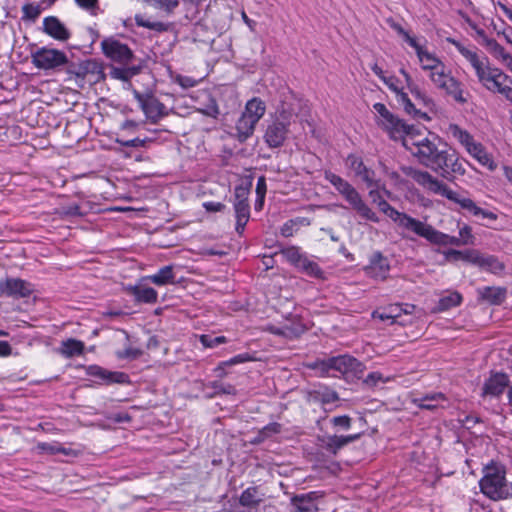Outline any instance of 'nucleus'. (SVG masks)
I'll return each mask as SVG.
<instances>
[{"label": "nucleus", "instance_id": "1", "mask_svg": "<svg viewBox=\"0 0 512 512\" xmlns=\"http://www.w3.org/2000/svg\"><path fill=\"white\" fill-rule=\"evenodd\" d=\"M404 146L419 163L449 179L454 174L464 175L466 170L457 152L435 134L404 139Z\"/></svg>", "mask_w": 512, "mask_h": 512}, {"label": "nucleus", "instance_id": "2", "mask_svg": "<svg viewBox=\"0 0 512 512\" xmlns=\"http://www.w3.org/2000/svg\"><path fill=\"white\" fill-rule=\"evenodd\" d=\"M451 43L471 64L479 82L487 90L503 95L512 103V88L508 85V83H512V81L507 74L497 67H492L489 59L485 55L480 56L476 50L469 49L455 40H452Z\"/></svg>", "mask_w": 512, "mask_h": 512}, {"label": "nucleus", "instance_id": "3", "mask_svg": "<svg viewBox=\"0 0 512 512\" xmlns=\"http://www.w3.org/2000/svg\"><path fill=\"white\" fill-rule=\"evenodd\" d=\"M405 175L412 178L415 182L421 185L426 190L441 195L448 200L456 203L459 207L473 216H481L492 221L497 219L494 212L484 210L476 205V203L464 193H459L452 190L447 184L438 180L427 171H422L413 167H406L403 169Z\"/></svg>", "mask_w": 512, "mask_h": 512}, {"label": "nucleus", "instance_id": "4", "mask_svg": "<svg viewBox=\"0 0 512 512\" xmlns=\"http://www.w3.org/2000/svg\"><path fill=\"white\" fill-rule=\"evenodd\" d=\"M400 73L403 75L407 88L417 101V104L413 103L408 94L403 91V87L400 85V81L396 76H386L383 82L395 93L398 105L401 106L408 115L418 120H429L430 118L427 113L423 112L421 107H432L434 105L433 100L413 82L410 74L404 68L400 69Z\"/></svg>", "mask_w": 512, "mask_h": 512}, {"label": "nucleus", "instance_id": "5", "mask_svg": "<svg viewBox=\"0 0 512 512\" xmlns=\"http://www.w3.org/2000/svg\"><path fill=\"white\" fill-rule=\"evenodd\" d=\"M324 178L361 218L373 223L380 222L377 214L365 203L360 193L347 180L329 170L325 171Z\"/></svg>", "mask_w": 512, "mask_h": 512}, {"label": "nucleus", "instance_id": "6", "mask_svg": "<svg viewBox=\"0 0 512 512\" xmlns=\"http://www.w3.org/2000/svg\"><path fill=\"white\" fill-rule=\"evenodd\" d=\"M294 112L284 105L277 110V116L266 128L264 140L270 148L281 147L288 135Z\"/></svg>", "mask_w": 512, "mask_h": 512}, {"label": "nucleus", "instance_id": "7", "mask_svg": "<svg viewBox=\"0 0 512 512\" xmlns=\"http://www.w3.org/2000/svg\"><path fill=\"white\" fill-rule=\"evenodd\" d=\"M377 189L378 188H371L369 192L373 203H375L381 212L387 215L399 228L403 230V237L412 239V237L406 233L414 234L420 220L396 210L384 198H382Z\"/></svg>", "mask_w": 512, "mask_h": 512}, {"label": "nucleus", "instance_id": "8", "mask_svg": "<svg viewBox=\"0 0 512 512\" xmlns=\"http://www.w3.org/2000/svg\"><path fill=\"white\" fill-rule=\"evenodd\" d=\"M479 484L482 493L492 500L507 499L512 496V484L506 481L502 470L487 468Z\"/></svg>", "mask_w": 512, "mask_h": 512}, {"label": "nucleus", "instance_id": "9", "mask_svg": "<svg viewBox=\"0 0 512 512\" xmlns=\"http://www.w3.org/2000/svg\"><path fill=\"white\" fill-rule=\"evenodd\" d=\"M319 367L322 371L334 377H337L339 374L360 378L364 370L363 364L350 355L330 357L321 361Z\"/></svg>", "mask_w": 512, "mask_h": 512}, {"label": "nucleus", "instance_id": "10", "mask_svg": "<svg viewBox=\"0 0 512 512\" xmlns=\"http://www.w3.org/2000/svg\"><path fill=\"white\" fill-rule=\"evenodd\" d=\"M431 82L440 90H443L447 95L451 96L458 103H465L467 100L463 95L461 83L456 80L447 70L444 64L437 71L428 73Z\"/></svg>", "mask_w": 512, "mask_h": 512}, {"label": "nucleus", "instance_id": "11", "mask_svg": "<svg viewBox=\"0 0 512 512\" xmlns=\"http://www.w3.org/2000/svg\"><path fill=\"white\" fill-rule=\"evenodd\" d=\"M32 64L41 70H54L68 63L66 54L60 50L41 47L31 54Z\"/></svg>", "mask_w": 512, "mask_h": 512}, {"label": "nucleus", "instance_id": "12", "mask_svg": "<svg viewBox=\"0 0 512 512\" xmlns=\"http://www.w3.org/2000/svg\"><path fill=\"white\" fill-rule=\"evenodd\" d=\"M414 235L421 237L430 244L436 246H464L460 237L451 236L442 231H439L431 224L421 220L419 221Z\"/></svg>", "mask_w": 512, "mask_h": 512}, {"label": "nucleus", "instance_id": "13", "mask_svg": "<svg viewBox=\"0 0 512 512\" xmlns=\"http://www.w3.org/2000/svg\"><path fill=\"white\" fill-rule=\"evenodd\" d=\"M132 94L151 123L155 124L168 115L166 106L154 95L142 94L136 89H132Z\"/></svg>", "mask_w": 512, "mask_h": 512}, {"label": "nucleus", "instance_id": "14", "mask_svg": "<svg viewBox=\"0 0 512 512\" xmlns=\"http://www.w3.org/2000/svg\"><path fill=\"white\" fill-rule=\"evenodd\" d=\"M248 195L249 191L246 188L241 186L235 188L233 207L236 218L235 230L239 235L243 234L250 218Z\"/></svg>", "mask_w": 512, "mask_h": 512}, {"label": "nucleus", "instance_id": "15", "mask_svg": "<svg viewBox=\"0 0 512 512\" xmlns=\"http://www.w3.org/2000/svg\"><path fill=\"white\" fill-rule=\"evenodd\" d=\"M67 72L81 80L89 77V81L93 83L103 78L102 66L94 59H87L80 63H71L67 68Z\"/></svg>", "mask_w": 512, "mask_h": 512}, {"label": "nucleus", "instance_id": "16", "mask_svg": "<svg viewBox=\"0 0 512 512\" xmlns=\"http://www.w3.org/2000/svg\"><path fill=\"white\" fill-rule=\"evenodd\" d=\"M347 167L352 170L356 177H359L367 188H379L380 180L376 177L374 170L368 168L361 157L350 154L346 158Z\"/></svg>", "mask_w": 512, "mask_h": 512}, {"label": "nucleus", "instance_id": "17", "mask_svg": "<svg viewBox=\"0 0 512 512\" xmlns=\"http://www.w3.org/2000/svg\"><path fill=\"white\" fill-rule=\"evenodd\" d=\"M33 285L20 278L0 280V296L25 298L32 294Z\"/></svg>", "mask_w": 512, "mask_h": 512}, {"label": "nucleus", "instance_id": "18", "mask_svg": "<svg viewBox=\"0 0 512 512\" xmlns=\"http://www.w3.org/2000/svg\"><path fill=\"white\" fill-rule=\"evenodd\" d=\"M101 46L105 56L115 62L126 64L133 56L130 48L117 40L105 39Z\"/></svg>", "mask_w": 512, "mask_h": 512}, {"label": "nucleus", "instance_id": "19", "mask_svg": "<svg viewBox=\"0 0 512 512\" xmlns=\"http://www.w3.org/2000/svg\"><path fill=\"white\" fill-rule=\"evenodd\" d=\"M86 374L100 380V384L110 385L113 383H129V377L124 372L109 371L98 365H90L86 368Z\"/></svg>", "mask_w": 512, "mask_h": 512}, {"label": "nucleus", "instance_id": "20", "mask_svg": "<svg viewBox=\"0 0 512 512\" xmlns=\"http://www.w3.org/2000/svg\"><path fill=\"white\" fill-rule=\"evenodd\" d=\"M390 271L388 259L380 252H374L369 259V264L364 267L367 276L376 280H385Z\"/></svg>", "mask_w": 512, "mask_h": 512}, {"label": "nucleus", "instance_id": "21", "mask_svg": "<svg viewBox=\"0 0 512 512\" xmlns=\"http://www.w3.org/2000/svg\"><path fill=\"white\" fill-rule=\"evenodd\" d=\"M380 125L387 131L390 138L393 140L407 139L414 137L411 135L412 127L406 124L403 120L396 117L394 114L391 115V119L381 120Z\"/></svg>", "mask_w": 512, "mask_h": 512}, {"label": "nucleus", "instance_id": "22", "mask_svg": "<svg viewBox=\"0 0 512 512\" xmlns=\"http://www.w3.org/2000/svg\"><path fill=\"white\" fill-rule=\"evenodd\" d=\"M305 330V325L298 318H292L282 326L269 324L265 327V331L288 339H294L299 337L301 334L305 332Z\"/></svg>", "mask_w": 512, "mask_h": 512}, {"label": "nucleus", "instance_id": "23", "mask_svg": "<svg viewBox=\"0 0 512 512\" xmlns=\"http://www.w3.org/2000/svg\"><path fill=\"white\" fill-rule=\"evenodd\" d=\"M359 437V433L346 436L324 435L322 437H319L318 440L321 448H323L330 454L336 455L343 447L358 440Z\"/></svg>", "mask_w": 512, "mask_h": 512}, {"label": "nucleus", "instance_id": "24", "mask_svg": "<svg viewBox=\"0 0 512 512\" xmlns=\"http://www.w3.org/2000/svg\"><path fill=\"white\" fill-rule=\"evenodd\" d=\"M43 31L55 40L67 41L71 33L65 25L55 16H48L43 19Z\"/></svg>", "mask_w": 512, "mask_h": 512}, {"label": "nucleus", "instance_id": "25", "mask_svg": "<svg viewBox=\"0 0 512 512\" xmlns=\"http://www.w3.org/2000/svg\"><path fill=\"white\" fill-rule=\"evenodd\" d=\"M509 380L504 373L492 374L484 383L482 388V396L497 397L503 393L504 389L508 386Z\"/></svg>", "mask_w": 512, "mask_h": 512}, {"label": "nucleus", "instance_id": "26", "mask_svg": "<svg viewBox=\"0 0 512 512\" xmlns=\"http://www.w3.org/2000/svg\"><path fill=\"white\" fill-rule=\"evenodd\" d=\"M471 264L493 274H499L504 270L503 263L496 256L484 255L475 249Z\"/></svg>", "mask_w": 512, "mask_h": 512}, {"label": "nucleus", "instance_id": "27", "mask_svg": "<svg viewBox=\"0 0 512 512\" xmlns=\"http://www.w3.org/2000/svg\"><path fill=\"white\" fill-rule=\"evenodd\" d=\"M127 291L138 303L155 304L158 299L157 291L154 288L142 283L128 286Z\"/></svg>", "mask_w": 512, "mask_h": 512}, {"label": "nucleus", "instance_id": "28", "mask_svg": "<svg viewBox=\"0 0 512 512\" xmlns=\"http://www.w3.org/2000/svg\"><path fill=\"white\" fill-rule=\"evenodd\" d=\"M447 402L446 396L441 392L427 393L423 396L413 399V403L420 409L434 411L438 408H444Z\"/></svg>", "mask_w": 512, "mask_h": 512}, {"label": "nucleus", "instance_id": "29", "mask_svg": "<svg viewBox=\"0 0 512 512\" xmlns=\"http://www.w3.org/2000/svg\"><path fill=\"white\" fill-rule=\"evenodd\" d=\"M471 157L478 161V163L490 171H494L497 168V164L493 160L491 154H489L485 147L480 143L476 142L472 147L466 151Z\"/></svg>", "mask_w": 512, "mask_h": 512}, {"label": "nucleus", "instance_id": "30", "mask_svg": "<svg viewBox=\"0 0 512 512\" xmlns=\"http://www.w3.org/2000/svg\"><path fill=\"white\" fill-rule=\"evenodd\" d=\"M142 280H148L156 286L175 284V273L173 265H166L160 268L155 274L147 275Z\"/></svg>", "mask_w": 512, "mask_h": 512}, {"label": "nucleus", "instance_id": "31", "mask_svg": "<svg viewBox=\"0 0 512 512\" xmlns=\"http://www.w3.org/2000/svg\"><path fill=\"white\" fill-rule=\"evenodd\" d=\"M257 122L241 114L235 125V137L239 142L249 139L256 127Z\"/></svg>", "mask_w": 512, "mask_h": 512}, {"label": "nucleus", "instance_id": "32", "mask_svg": "<svg viewBox=\"0 0 512 512\" xmlns=\"http://www.w3.org/2000/svg\"><path fill=\"white\" fill-rule=\"evenodd\" d=\"M478 295L482 301L491 305L501 304L506 297V289L501 287H483L478 289Z\"/></svg>", "mask_w": 512, "mask_h": 512}, {"label": "nucleus", "instance_id": "33", "mask_svg": "<svg viewBox=\"0 0 512 512\" xmlns=\"http://www.w3.org/2000/svg\"><path fill=\"white\" fill-rule=\"evenodd\" d=\"M265 112V102L258 97H254L247 101L242 114L258 123L259 120L264 116Z\"/></svg>", "mask_w": 512, "mask_h": 512}, {"label": "nucleus", "instance_id": "34", "mask_svg": "<svg viewBox=\"0 0 512 512\" xmlns=\"http://www.w3.org/2000/svg\"><path fill=\"white\" fill-rule=\"evenodd\" d=\"M447 133L457 140L466 151L477 142L467 130L457 124H450Z\"/></svg>", "mask_w": 512, "mask_h": 512}, {"label": "nucleus", "instance_id": "35", "mask_svg": "<svg viewBox=\"0 0 512 512\" xmlns=\"http://www.w3.org/2000/svg\"><path fill=\"white\" fill-rule=\"evenodd\" d=\"M417 57L421 68L429 73L437 71L439 68H441V66L444 65V63L438 57H436L435 54L430 53L427 49L423 52H420Z\"/></svg>", "mask_w": 512, "mask_h": 512}, {"label": "nucleus", "instance_id": "36", "mask_svg": "<svg viewBox=\"0 0 512 512\" xmlns=\"http://www.w3.org/2000/svg\"><path fill=\"white\" fill-rule=\"evenodd\" d=\"M262 500V495L259 493L257 487H248L239 497L240 505L247 508L257 507Z\"/></svg>", "mask_w": 512, "mask_h": 512}, {"label": "nucleus", "instance_id": "37", "mask_svg": "<svg viewBox=\"0 0 512 512\" xmlns=\"http://www.w3.org/2000/svg\"><path fill=\"white\" fill-rule=\"evenodd\" d=\"M84 343L80 340L70 338L62 342L60 353L66 357L71 358L77 355H81L84 351Z\"/></svg>", "mask_w": 512, "mask_h": 512}, {"label": "nucleus", "instance_id": "38", "mask_svg": "<svg viewBox=\"0 0 512 512\" xmlns=\"http://www.w3.org/2000/svg\"><path fill=\"white\" fill-rule=\"evenodd\" d=\"M486 50L502 64L506 65L508 62L511 63L512 55L495 39L493 41H487Z\"/></svg>", "mask_w": 512, "mask_h": 512}, {"label": "nucleus", "instance_id": "39", "mask_svg": "<svg viewBox=\"0 0 512 512\" xmlns=\"http://www.w3.org/2000/svg\"><path fill=\"white\" fill-rule=\"evenodd\" d=\"M282 431V425L277 422H272L260 429L254 439L251 441L253 444L263 443L265 440L279 434Z\"/></svg>", "mask_w": 512, "mask_h": 512}, {"label": "nucleus", "instance_id": "40", "mask_svg": "<svg viewBox=\"0 0 512 512\" xmlns=\"http://www.w3.org/2000/svg\"><path fill=\"white\" fill-rule=\"evenodd\" d=\"M296 268H298L308 276L314 278L323 277V271L320 268V266L316 262L310 260L306 255L302 257Z\"/></svg>", "mask_w": 512, "mask_h": 512}, {"label": "nucleus", "instance_id": "41", "mask_svg": "<svg viewBox=\"0 0 512 512\" xmlns=\"http://www.w3.org/2000/svg\"><path fill=\"white\" fill-rule=\"evenodd\" d=\"M444 258L447 262H457V261H465L467 263L472 262V257L474 255V249H468L464 251L456 250V249H448L443 251Z\"/></svg>", "mask_w": 512, "mask_h": 512}, {"label": "nucleus", "instance_id": "42", "mask_svg": "<svg viewBox=\"0 0 512 512\" xmlns=\"http://www.w3.org/2000/svg\"><path fill=\"white\" fill-rule=\"evenodd\" d=\"M138 73V69L133 68H121V67H112L110 70V76L113 79L121 80L127 83V88H131L130 79Z\"/></svg>", "mask_w": 512, "mask_h": 512}, {"label": "nucleus", "instance_id": "43", "mask_svg": "<svg viewBox=\"0 0 512 512\" xmlns=\"http://www.w3.org/2000/svg\"><path fill=\"white\" fill-rule=\"evenodd\" d=\"M462 302V296L458 292H450L447 295L442 296L438 302V309L440 311H446L453 307L460 305Z\"/></svg>", "mask_w": 512, "mask_h": 512}, {"label": "nucleus", "instance_id": "44", "mask_svg": "<svg viewBox=\"0 0 512 512\" xmlns=\"http://www.w3.org/2000/svg\"><path fill=\"white\" fill-rule=\"evenodd\" d=\"M292 505L298 512H309L314 507L311 494L295 496L292 499Z\"/></svg>", "mask_w": 512, "mask_h": 512}, {"label": "nucleus", "instance_id": "45", "mask_svg": "<svg viewBox=\"0 0 512 512\" xmlns=\"http://www.w3.org/2000/svg\"><path fill=\"white\" fill-rule=\"evenodd\" d=\"M402 304H391L383 309L379 314L381 320H391L394 323L403 314Z\"/></svg>", "mask_w": 512, "mask_h": 512}, {"label": "nucleus", "instance_id": "46", "mask_svg": "<svg viewBox=\"0 0 512 512\" xmlns=\"http://www.w3.org/2000/svg\"><path fill=\"white\" fill-rule=\"evenodd\" d=\"M135 23L139 27L148 28L157 32H164L167 30V25L165 23L160 21H150L140 14L135 15Z\"/></svg>", "mask_w": 512, "mask_h": 512}, {"label": "nucleus", "instance_id": "47", "mask_svg": "<svg viewBox=\"0 0 512 512\" xmlns=\"http://www.w3.org/2000/svg\"><path fill=\"white\" fill-rule=\"evenodd\" d=\"M155 9H160L170 14L179 6L180 0H143Z\"/></svg>", "mask_w": 512, "mask_h": 512}, {"label": "nucleus", "instance_id": "48", "mask_svg": "<svg viewBox=\"0 0 512 512\" xmlns=\"http://www.w3.org/2000/svg\"><path fill=\"white\" fill-rule=\"evenodd\" d=\"M281 253L285 257V259L295 267L298 265V263L304 256V254L300 252V249L295 246L287 247L283 249Z\"/></svg>", "mask_w": 512, "mask_h": 512}, {"label": "nucleus", "instance_id": "49", "mask_svg": "<svg viewBox=\"0 0 512 512\" xmlns=\"http://www.w3.org/2000/svg\"><path fill=\"white\" fill-rule=\"evenodd\" d=\"M305 221H306L305 218H296V219L288 220L281 227V235L283 237L293 236V234L296 232L298 226Z\"/></svg>", "mask_w": 512, "mask_h": 512}, {"label": "nucleus", "instance_id": "50", "mask_svg": "<svg viewBox=\"0 0 512 512\" xmlns=\"http://www.w3.org/2000/svg\"><path fill=\"white\" fill-rule=\"evenodd\" d=\"M226 341V337L224 336H212L208 334L200 336V342L206 348H215L220 344L226 343Z\"/></svg>", "mask_w": 512, "mask_h": 512}, {"label": "nucleus", "instance_id": "51", "mask_svg": "<svg viewBox=\"0 0 512 512\" xmlns=\"http://www.w3.org/2000/svg\"><path fill=\"white\" fill-rule=\"evenodd\" d=\"M318 399L322 404H331L339 399L337 392L331 389H324L318 392Z\"/></svg>", "mask_w": 512, "mask_h": 512}, {"label": "nucleus", "instance_id": "52", "mask_svg": "<svg viewBox=\"0 0 512 512\" xmlns=\"http://www.w3.org/2000/svg\"><path fill=\"white\" fill-rule=\"evenodd\" d=\"M459 237L462 239L463 245L475 244V237L472 234V228L466 224L459 229Z\"/></svg>", "mask_w": 512, "mask_h": 512}, {"label": "nucleus", "instance_id": "53", "mask_svg": "<svg viewBox=\"0 0 512 512\" xmlns=\"http://www.w3.org/2000/svg\"><path fill=\"white\" fill-rule=\"evenodd\" d=\"M77 5L88 11L91 15H97L99 10L98 0H75Z\"/></svg>", "mask_w": 512, "mask_h": 512}, {"label": "nucleus", "instance_id": "54", "mask_svg": "<svg viewBox=\"0 0 512 512\" xmlns=\"http://www.w3.org/2000/svg\"><path fill=\"white\" fill-rule=\"evenodd\" d=\"M200 111L204 115L212 118H217V116L219 115V108L214 98H209L208 103Z\"/></svg>", "mask_w": 512, "mask_h": 512}, {"label": "nucleus", "instance_id": "55", "mask_svg": "<svg viewBox=\"0 0 512 512\" xmlns=\"http://www.w3.org/2000/svg\"><path fill=\"white\" fill-rule=\"evenodd\" d=\"M142 354L138 348L128 347L122 351L117 352V357L120 359H137Z\"/></svg>", "mask_w": 512, "mask_h": 512}, {"label": "nucleus", "instance_id": "56", "mask_svg": "<svg viewBox=\"0 0 512 512\" xmlns=\"http://www.w3.org/2000/svg\"><path fill=\"white\" fill-rule=\"evenodd\" d=\"M331 423L334 427H340L344 430H348L351 427V418L347 415L335 416L331 419Z\"/></svg>", "mask_w": 512, "mask_h": 512}, {"label": "nucleus", "instance_id": "57", "mask_svg": "<svg viewBox=\"0 0 512 512\" xmlns=\"http://www.w3.org/2000/svg\"><path fill=\"white\" fill-rule=\"evenodd\" d=\"M175 82L184 89L195 87L198 84V80H196L190 76H183V75H178L175 78Z\"/></svg>", "mask_w": 512, "mask_h": 512}, {"label": "nucleus", "instance_id": "58", "mask_svg": "<svg viewBox=\"0 0 512 512\" xmlns=\"http://www.w3.org/2000/svg\"><path fill=\"white\" fill-rule=\"evenodd\" d=\"M251 360H252V357L248 353H243V354H238L225 362H222L221 365L231 366V365H236V364H240V363H245V362H248Z\"/></svg>", "mask_w": 512, "mask_h": 512}, {"label": "nucleus", "instance_id": "59", "mask_svg": "<svg viewBox=\"0 0 512 512\" xmlns=\"http://www.w3.org/2000/svg\"><path fill=\"white\" fill-rule=\"evenodd\" d=\"M61 214L65 217H75V216L83 215V213L80 210V206L78 204H72V205L63 207Z\"/></svg>", "mask_w": 512, "mask_h": 512}, {"label": "nucleus", "instance_id": "60", "mask_svg": "<svg viewBox=\"0 0 512 512\" xmlns=\"http://www.w3.org/2000/svg\"><path fill=\"white\" fill-rule=\"evenodd\" d=\"M379 382H381V383L386 382V380H384V378H383V375L379 372H371L365 378V383L370 386H375Z\"/></svg>", "mask_w": 512, "mask_h": 512}, {"label": "nucleus", "instance_id": "61", "mask_svg": "<svg viewBox=\"0 0 512 512\" xmlns=\"http://www.w3.org/2000/svg\"><path fill=\"white\" fill-rule=\"evenodd\" d=\"M373 109L379 116L381 117V120H386L387 118L391 119L392 113L387 109V107L380 102H377L373 105Z\"/></svg>", "mask_w": 512, "mask_h": 512}, {"label": "nucleus", "instance_id": "62", "mask_svg": "<svg viewBox=\"0 0 512 512\" xmlns=\"http://www.w3.org/2000/svg\"><path fill=\"white\" fill-rule=\"evenodd\" d=\"M405 42H407L412 48H414L416 55L418 56L420 52L425 51L426 49L418 43L417 39L415 37L410 36L409 33L405 34L403 37Z\"/></svg>", "mask_w": 512, "mask_h": 512}, {"label": "nucleus", "instance_id": "63", "mask_svg": "<svg viewBox=\"0 0 512 512\" xmlns=\"http://www.w3.org/2000/svg\"><path fill=\"white\" fill-rule=\"evenodd\" d=\"M405 42H407L412 48H414L416 55L418 56L420 52L425 51L426 49L418 43L417 39L415 37L410 36L409 33L405 34L403 37Z\"/></svg>", "mask_w": 512, "mask_h": 512}, {"label": "nucleus", "instance_id": "64", "mask_svg": "<svg viewBox=\"0 0 512 512\" xmlns=\"http://www.w3.org/2000/svg\"><path fill=\"white\" fill-rule=\"evenodd\" d=\"M117 142L121 146H124V147L138 148V147H144L145 143H146V140L140 139V138H134V139H131V140H126V141H124V140H117Z\"/></svg>", "mask_w": 512, "mask_h": 512}]
</instances>
